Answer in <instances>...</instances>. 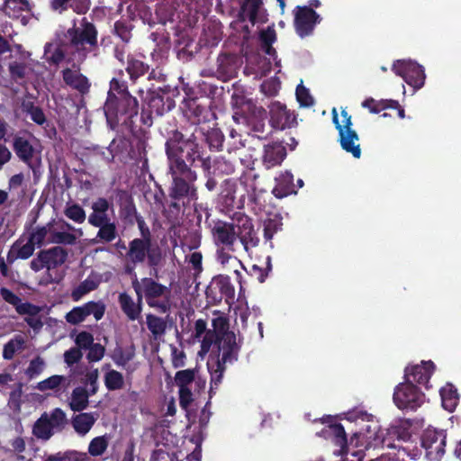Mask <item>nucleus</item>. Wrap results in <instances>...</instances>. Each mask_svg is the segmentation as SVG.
<instances>
[{
    "instance_id": "22",
    "label": "nucleus",
    "mask_w": 461,
    "mask_h": 461,
    "mask_svg": "<svg viewBox=\"0 0 461 461\" xmlns=\"http://www.w3.org/2000/svg\"><path fill=\"white\" fill-rule=\"evenodd\" d=\"M212 235L217 246L222 245L229 250H234L233 246L237 240L234 223L217 221L212 228Z\"/></svg>"
},
{
    "instance_id": "39",
    "label": "nucleus",
    "mask_w": 461,
    "mask_h": 461,
    "mask_svg": "<svg viewBox=\"0 0 461 461\" xmlns=\"http://www.w3.org/2000/svg\"><path fill=\"white\" fill-rule=\"evenodd\" d=\"M329 437H332V440L336 446L340 447L341 452L348 449V438L344 427L340 423L330 424L328 429L322 431Z\"/></svg>"
},
{
    "instance_id": "21",
    "label": "nucleus",
    "mask_w": 461,
    "mask_h": 461,
    "mask_svg": "<svg viewBox=\"0 0 461 461\" xmlns=\"http://www.w3.org/2000/svg\"><path fill=\"white\" fill-rule=\"evenodd\" d=\"M434 370L435 365L430 360L421 361L420 365H410L404 369V380L424 385L428 389Z\"/></svg>"
},
{
    "instance_id": "34",
    "label": "nucleus",
    "mask_w": 461,
    "mask_h": 461,
    "mask_svg": "<svg viewBox=\"0 0 461 461\" xmlns=\"http://www.w3.org/2000/svg\"><path fill=\"white\" fill-rule=\"evenodd\" d=\"M96 413L94 412H81L72 417L71 424L75 431L82 436H85L96 421Z\"/></svg>"
},
{
    "instance_id": "57",
    "label": "nucleus",
    "mask_w": 461,
    "mask_h": 461,
    "mask_svg": "<svg viewBox=\"0 0 461 461\" xmlns=\"http://www.w3.org/2000/svg\"><path fill=\"white\" fill-rule=\"evenodd\" d=\"M195 374L194 369L177 371L175 375L176 384L179 388L188 387L194 381Z\"/></svg>"
},
{
    "instance_id": "16",
    "label": "nucleus",
    "mask_w": 461,
    "mask_h": 461,
    "mask_svg": "<svg viewBox=\"0 0 461 461\" xmlns=\"http://www.w3.org/2000/svg\"><path fill=\"white\" fill-rule=\"evenodd\" d=\"M411 422L409 420H400L397 424L391 425L384 433L380 430L376 438H380V444L382 447L396 448V445L393 443L394 439L399 441H407L411 438L410 428Z\"/></svg>"
},
{
    "instance_id": "2",
    "label": "nucleus",
    "mask_w": 461,
    "mask_h": 461,
    "mask_svg": "<svg viewBox=\"0 0 461 461\" xmlns=\"http://www.w3.org/2000/svg\"><path fill=\"white\" fill-rule=\"evenodd\" d=\"M214 356H211L207 365L211 375L210 397L212 391L221 383L228 364H233L239 358L240 346L236 341L235 334H227L226 338L214 341Z\"/></svg>"
},
{
    "instance_id": "9",
    "label": "nucleus",
    "mask_w": 461,
    "mask_h": 461,
    "mask_svg": "<svg viewBox=\"0 0 461 461\" xmlns=\"http://www.w3.org/2000/svg\"><path fill=\"white\" fill-rule=\"evenodd\" d=\"M67 36L69 39L70 45L76 49L83 48L88 45L91 49L98 46V31L96 26L84 17L81 20L80 26L75 24L67 31Z\"/></svg>"
},
{
    "instance_id": "33",
    "label": "nucleus",
    "mask_w": 461,
    "mask_h": 461,
    "mask_svg": "<svg viewBox=\"0 0 461 461\" xmlns=\"http://www.w3.org/2000/svg\"><path fill=\"white\" fill-rule=\"evenodd\" d=\"M34 250L35 246L31 241L27 240L23 244L22 239H18L7 254V261L12 264L16 259H28L33 255Z\"/></svg>"
},
{
    "instance_id": "38",
    "label": "nucleus",
    "mask_w": 461,
    "mask_h": 461,
    "mask_svg": "<svg viewBox=\"0 0 461 461\" xmlns=\"http://www.w3.org/2000/svg\"><path fill=\"white\" fill-rule=\"evenodd\" d=\"M263 5V0H244L240 6V19H248L252 24L258 20V11Z\"/></svg>"
},
{
    "instance_id": "53",
    "label": "nucleus",
    "mask_w": 461,
    "mask_h": 461,
    "mask_svg": "<svg viewBox=\"0 0 461 461\" xmlns=\"http://www.w3.org/2000/svg\"><path fill=\"white\" fill-rule=\"evenodd\" d=\"M135 356L134 346H131L129 349L124 351L122 348H118L114 350L113 360L118 366H124L129 363Z\"/></svg>"
},
{
    "instance_id": "58",
    "label": "nucleus",
    "mask_w": 461,
    "mask_h": 461,
    "mask_svg": "<svg viewBox=\"0 0 461 461\" xmlns=\"http://www.w3.org/2000/svg\"><path fill=\"white\" fill-rule=\"evenodd\" d=\"M282 221L280 219H267L264 222V238L267 241H271L274 235L281 230Z\"/></svg>"
},
{
    "instance_id": "4",
    "label": "nucleus",
    "mask_w": 461,
    "mask_h": 461,
    "mask_svg": "<svg viewBox=\"0 0 461 461\" xmlns=\"http://www.w3.org/2000/svg\"><path fill=\"white\" fill-rule=\"evenodd\" d=\"M107 124L115 130L120 124L131 127L139 113V102L133 95L106 98L104 106Z\"/></svg>"
},
{
    "instance_id": "47",
    "label": "nucleus",
    "mask_w": 461,
    "mask_h": 461,
    "mask_svg": "<svg viewBox=\"0 0 461 461\" xmlns=\"http://www.w3.org/2000/svg\"><path fill=\"white\" fill-rule=\"evenodd\" d=\"M246 146V140L234 129L230 130L228 140L225 144L226 150L229 154L242 149Z\"/></svg>"
},
{
    "instance_id": "44",
    "label": "nucleus",
    "mask_w": 461,
    "mask_h": 461,
    "mask_svg": "<svg viewBox=\"0 0 461 461\" xmlns=\"http://www.w3.org/2000/svg\"><path fill=\"white\" fill-rule=\"evenodd\" d=\"M77 236L75 233L51 230L48 242L51 244L73 246L77 243Z\"/></svg>"
},
{
    "instance_id": "41",
    "label": "nucleus",
    "mask_w": 461,
    "mask_h": 461,
    "mask_svg": "<svg viewBox=\"0 0 461 461\" xmlns=\"http://www.w3.org/2000/svg\"><path fill=\"white\" fill-rule=\"evenodd\" d=\"M23 112L26 114H29L31 120L40 126H44L48 124V121L46 115L41 107L35 105L32 101H24L22 104Z\"/></svg>"
},
{
    "instance_id": "42",
    "label": "nucleus",
    "mask_w": 461,
    "mask_h": 461,
    "mask_svg": "<svg viewBox=\"0 0 461 461\" xmlns=\"http://www.w3.org/2000/svg\"><path fill=\"white\" fill-rule=\"evenodd\" d=\"M33 435L41 439L48 440L53 435V429L50 426L49 416L44 413L34 423L32 429Z\"/></svg>"
},
{
    "instance_id": "8",
    "label": "nucleus",
    "mask_w": 461,
    "mask_h": 461,
    "mask_svg": "<svg viewBox=\"0 0 461 461\" xmlns=\"http://www.w3.org/2000/svg\"><path fill=\"white\" fill-rule=\"evenodd\" d=\"M393 402L401 410L415 411L425 400V394L411 382L400 383L393 392Z\"/></svg>"
},
{
    "instance_id": "62",
    "label": "nucleus",
    "mask_w": 461,
    "mask_h": 461,
    "mask_svg": "<svg viewBox=\"0 0 461 461\" xmlns=\"http://www.w3.org/2000/svg\"><path fill=\"white\" fill-rule=\"evenodd\" d=\"M77 348L87 349L94 343V336L88 331H80L74 339Z\"/></svg>"
},
{
    "instance_id": "40",
    "label": "nucleus",
    "mask_w": 461,
    "mask_h": 461,
    "mask_svg": "<svg viewBox=\"0 0 461 461\" xmlns=\"http://www.w3.org/2000/svg\"><path fill=\"white\" fill-rule=\"evenodd\" d=\"M146 324L148 330L155 339H160L164 336L167 328L166 319L153 313H148L146 315Z\"/></svg>"
},
{
    "instance_id": "54",
    "label": "nucleus",
    "mask_w": 461,
    "mask_h": 461,
    "mask_svg": "<svg viewBox=\"0 0 461 461\" xmlns=\"http://www.w3.org/2000/svg\"><path fill=\"white\" fill-rule=\"evenodd\" d=\"M213 171L214 174L230 175L235 171V166L232 161L224 157H219L214 160Z\"/></svg>"
},
{
    "instance_id": "15",
    "label": "nucleus",
    "mask_w": 461,
    "mask_h": 461,
    "mask_svg": "<svg viewBox=\"0 0 461 461\" xmlns=\"http://www.w3.org/2000/svg\"><path fill=\"white\" fill-rule=\"evenodd\" d=\"M105 312V305L102 302L90 301L82 306L74 307L66 314V321L72 324L77 325L84 321L89 315H94L96 321L101 320Z\"/></svg>"
},
{
    "instance_id": "13",
    "label": "nucleus",
    "mask_w": 461,
    "mask_h": 461,
    "mask_svg": "<svg viewBox=\"0 0 461 461\" xmlns=\"http://www.w3.org/2000/svg\"><path fill=\"white\" fill-rule=\"evenodd\" d=\"M151 241L149 239L135 238L129 242L126 252V264L124 272L134 278L135 268L138 264L145 261L148 253L150 250Z\"/></svg>"
},
{
    "instance_id": "43",
    "label": "nucleus",
    "mask_w": 461,
    "mask_h": 461,
    "mask_svg": "<svg viewBox=\"0 0 461 461\" xmlns=\"http://www.w3.org/2000/svg\"><path fill=\"white\" fill-rule=\"evenodd\" d=\"M54 220L43 226H37L29 235L28 240L35 247L41 248L45 243L47 235L51 231Z\"/></svg>"
},
{
    "instance_id": "14",
    "label": "nucleus",
    "mask_w": 461,
    "mask_h": 461,
    "mask_svg": "<svg viewBox=\"0 0 461 461\" xmlns=\"http://www.w3.org/2000/svg\"><path fill=\"white\" fill-rule=\"evenodd\" d=\"M169 87L158 88L157 91H149L147 98V109L156 117L162 116L171 111L175 106V100L170 96Z\"/></svg>"
},
{
    "instance_id": "18",
    "label": "nucleus",
    "mask_w": 461,
    "mask_h": 461,
    "mask_svg": "<svg viewBox=\"0 0 461 461\" xmlns=\"http://www.w3.org/2000/svg\"><path fill=\"white\" fill-rule=\"evenodd\" d=\"M212 330H209L201 341V352L206 354L210 351L214 341L226 338L227 334H235L230 330L229 320L224 316L212 319Z\"/></svg>"
},
{
    "instance_id": "3",
    "label": "nucleus",
    "mask_w": 461,
    "mask_h": 461,
    "mask_svg": "<svg viewBox=\"0 0 461 461\" xmlns=\"http://www.w3.org/2000/svg\"><path fill=\"white\" fill-rule=\"evenodd\" d=\"M240 111L234 112L232 118L235 122L245 124L248 135L259 140H266L272 131L267 127V111L263 107L256 106L251 100L241 97Z\"/></svg>"
},
{
    "instance_id": "63",
    "label": "nucleus",
    "mask_w": 461,
    "mask_h": 461,
    "mask_svg": "<svg viewBox=\"0 0 461 461\" xmlns=\"http://www.w3.org/2000/svg\"><path fill=\"white\" fill-rule=\"evenodd\" d=\"M86 358L89 362L100 361L105 353V348L100 343H93L88 348Z\"/></svg>"
},
{
    "instance_id": "24",
    "label": "nucleus",
    "mask_w": 461,
    "mask_h": 461,
    "mask_svg": "<svg viewBox=\"0 0 461 461\" xmlns=\"http://www.w3.org/2000/svg\"><path fill=\"white\" fill-rule=\"evenodd\" d=\"M241 63V58L237 54L221 53L217 58V73L222 80L227 81L236 77Z\"/></svg>"
},
{
    "instance_id": "25",
    "label": "nucleus",
    "mask_w": 461,
    "mask_h": 461,
    "mask_svg": "<svg viewBox=\"0 0 461 461\" xmlns=\"http://www.w3.org/2000/svg\"><path fill=\"white\" fill-rule=\"evenodd\" d=\"M61 73L63 81L68 86L77 90L81 95H86L89 92L91 84L88 78L80 72L79 68L72 69L66 68Z\"/></svg>"
},
{
    "instance_id": "46",
    "label": "nucleus",
    "mask_w": 461,
    "mask_h": 461,
    "mask_svg": "<svg viewBox=\"0 0 461 461\" xmlns=\"http://www.w3.org/2000/svg\"><path fill=\"white\" fill-rule=\"evenodd\" d=\"M237 238L240 240L246 251H249L250 248L257 247L259 243V238L258 237L254 227L248 230L236 232V239Z\"/></svg>"
},
{
    "instance_id": "11",
    "label": "nucleus",
    "mask_w": 461,
    "mask_h": 461,
    "mask_svg": "<svg viewBox=\"0 0 461 461\" xmlns=\"http://www.w3.org/2000/svg\"><path fill=\"white\" fill-rule=\"evenodd\" d=\"M392 70L415 90L421 88L425 83V71L421 65L411 59H398L393 62Z\"/></svg>"
},
{
    "instance_id": "23",
    "label": "nucleus",
    "mask_w": 461,
    "mask_h": 461,
    "mask_svg": "<svg viewBox=\"0 0 461 461\" xmlns=\"http://www.w3.org/2000/svg\"><path fill=\"white\" fill-rule=\"evenodd\" d=\"M269 114V122L274 129L285 130L296 124L295 115L279 102L271 104Z\"/></svg>"
},
{
    "instance_id": "1",
    "label": "nucleus",
    "mask_w": 461,
    "mask_h": 461,
    "mask_svg": "<svg viewBox=\"0 0 461 461\" xmlns=\"http://www.w3.org/2000/svg\"><path fill=\"white\" fill-rule=\"evenodd\" d=\"M165 152L169 169L194 170L196 161L203 160L198 130H194L189 136L178 130L171 131L165 142Z\"/></svg>"
},
{
    "instance_id": "6",
    "label": "nucleus",
    "mask_w": 461,
    "mask_h": 461,
    "mask_svg": "<svg viewBox=\"0 0 461 461\" xmlns=\"http://www.w3.org/2000/svg\"><path fill=\"white\" fill-rule=\"evenodd\" d=\"M139 292L141 300L160 313H167L171 309L170 287L158 282L152 277H143L139 281Z\"/></svg>"
},
{
    "instance_id": "7",
    "label": "nucleus",
    "mask_w": 461,
    "mask_h": 461,
    "mask_svg": "<svg viewBox=\"0 0 461 461\" xmlns=\"http://www.w3.org/2000/svg\"><path fill=\"white\" fill-rule=\"evenodd\" d=\"M341 116L344 118L343 124L339 122L336 109H333L332 121L339 131V142L346 152L350 153L355 158H359L361 149L360 145L356 143L359 138L357 131L352 129L351 115L346 110H342Z\"/></svg>"
},
{
    "instance_id": "52",
    "label": "nucleus",
    "mask_w": 461,
    "mask_h": 461,
    "mask_svg": "<svg viewBox=\"0 0 461 461\" xmlns=\"http://www.w3.org/2000/svg\"><path fill=\"white\" fill-rule=\"evenodd\" d=\"M108 447V440L105 436L94 438L88 446V453L93 456H102Z\"/></svg>"
},
{
    "instance_id": "17",
    "label": "nucleus",
    "mask_w": 461,
    "mask_h": 461,
    "mask_svg": "<svg viewBox=\"0 0 461 461\" xmlns=\"http://www.w3.org/2000/svg\"><path fill=\"white\" fill-rule=\"evenodd\" d=\"M131 285L137 295V302H134L132 297L127 293H121L118 296V303L121 310L127 316L130 321L139 320L142 312V300L141 294L139 292V280L137 275L134 274Z\"/></svg>"
},
{
    "instance_id": "56",
    "label": "nucleus",
    "mask_w": 461,
    "mask_h": 461,
    "mask_svg": "<svg viewBox=\"0 0 461 461\" xmlns=\"http://www.w3.org/2000/svg\"><path fill=\"white\" fill-rule=\"evenodd\" d=\"M49 420L52 429H63L68 420L66 413L60 408H55L49 416Z\"/></svg>"
},
{
    "instance_id": "48",
    "label": "nucleus",
    "mask_w": 461,
    "mask_h": 461,
    "mask_svg": "<svg viewBox=\"0 0 461 461\" xmlns=\"http://www.w3.org/2000/svg\"><path fill=\"white\" fill-rule=\"evenodd\" d=\"M98 285L95 281L86 278L81 282L71 293L73 301H79L85 294L94 291L97 288Z\"/></svg>"
},
{
    "instance_id": "32",
    "label": "nucleus",
    "mask_w": 461,
    "mask_h": 461,
    "mask_svg": "<svg viewBox=\"0 0 461 461\" xmlns=\"http://www.w3.org/2000/svg\"><path fill=\"white\" fill-rule=\"evenodd\" d=\"M149 68V64L137 58L135 55L129 54L127 56L125 70L132 83H135L140 77L148 74Z\"/></svg>"
},
{
    "instance_id": "27",
    "label": "nucleus",
    "mask_w": 461,
    "mask_h": 461,
    "mask_svg": "<svg viewBox=\"0 0 461 461\" xmlns=\"http://www.w3.org/2000/svg\"><path fill=\"white\" fill-rule=\"evenodd\" d=\"M13 149L21 161L32 167L35 149L27 138L15 135L13 139Z\"/></svg>"
},
{
    "instance_id": "45",
    "label": "nucleus",
    "mask_w": 461,
    "mask_h": 461,
    "mask_svg": "<svg viewBox=\"0 0 461 461\" xmlns=\"http://www.w3.org/2000/svg\"><path fill=\"white\" fill-rule=\"evenodd\" d=\"M104 384L109 391L120 390L124 385V377L116 370H110L104 375Z\"/></svg>"
},
{
    "instance_id": "29",
    "label": "nucleus",
    "mask_w": 461,
    "mask_h": 461,
    "mask_svg": "<svg viewBox=\"0 0 461 461\" xmlns=\"http://www.w3.org/2000/svg\"><path fill=\"white\" fill-rule=\"evenodd\" d=\"M185 116L194 124H200L206 120L209 113L205 105L199 103L198 98H188L185 101Z\"/></svg>"
},
{
    "instance_id": "61",
    "label": "nucleus",
    "mask_w": 461,
    "mask_h": 461,
    "mask_svg": "<svg viewBox=\"0 0 461 461\" xmlns=\"http://www.w3.org/2000/svg\"><path fill=\"white\" fill-rule=\"evenodd\" d=\"M63 381L64 376L55 375L40 382L37 385V388L41 392L46 390H53L59 387Z\"/></svg>"
},
{
    "instance_id": "50",
    "label": "nucleus",
    "mask_w": 461,
    "mask_h": 461,
    "mask_svg": "<svg viewBox=\"0 0 461 461\" xmlns=\"http://www.w3.org/2000/svg\"><path fill=\"white\" fill-rule=\"evenodd\" d=\"M64 214L69 220L79 224L83 223L86 218L85 210L77 203L68 204L64 210Z\"/></svg>"
},
{
    "instance_id": "55",
    "label": "nucleus",
    "mask_w": 461,
    "mask_h": 461,
    "mask_svg": "<svg viewBox=\"0 0 461 461\" xmlns=\"http://www.w3.org/2000/svg\"><path fill=\"white\" fill-rule=\"evenodd\" d=\"M113 32L124 43H129L131 39V28L125 21H116L113 26Z\"/></svg>"
},
{
    "instance_id": "49",
    "label": "nucleus",
    "mask_w": 461,
    "mask_h": 461,
    "mask_svg": "<svg viewBox=\"0 0 461 461\" xmlns=\"http://www.w3.org/2000/svg\"><path fill=\"white\" fill-rule=\"evenodd\" d=\"M24 344V340L21 336H16L15 338L10 339L7 343L4 345L3 348V357L5 360H11L14 358L15 353L23 348Z\"/></svg>"
},
{
    "instance_id": "20",
    "label": "nucleus",
    "mask_w": 461,
    "mask_h": 461,
    "mask_svg": "<svg viewBox=\"0 0 461 461\" xmlns=\"http://www.w3.org/2000/svg\"><path fill=\"white\" fill-rule=\"evenodd\" d=\"M114 194L119 206L120 218L124 223L133 225L136 217L140 214L137 212L132 194L129 191L122 189H116Z\"/></svg>"
},
{
    "instance_id": "26",
    "label": "nucleus",
    "mask_w": 461,
    "mask_h": 461,
    "mask_svg": "<svg viewBox=\"0 0 461 461\" xmlns=\"http://www.w3.org/2000/svg\"><path fill=\"white\" fill-rule=\"evenodd\" d=\"M286 157V149L280 142H272L264 146L262 162L267 168L280 165Z\"/></svg>"
},
{
    "instance_id": "31",
    "label": "nucleus",
    "mask_w": 461,
    "mask_h": 461,
    "mask_svg": "<svg viewBox=\"0 0 461 461\" xmlns=\"http://www.w3.org/2000/svg\"><path fill=\"white\" fill-rule=\"evenodd\" d=\"M41 256H44L47 269L50 270L62 266L67 261L68 251L61 246H55L48 249H42Z\"/></svg>"
},
{
    "instance_id": "30",
    "label": "nucleus",
    "mask_w": 461,
    "mask_h": 461,
    "mask_svg": "<svg viewBox=\"0 0 461 461\" xmlns=\"http://www.w3.org/2000/svg\"><path fill=\"white\" fill-rule=\"evenodd\" d=\"M194 130H198V136L204 138L211 151L223 150L224 135L219 128L204 130L203 127L196 126Z\"/></svg>"
},
{
    "instance_id": "51",
    "label": "nucleus",
    "mask_w": 461,
    "mask_h": 461,
    "mask_svg": "<svg viewBox=\"0 0 461 461\" xmlns=\"http://www.w3.org/2000/svg\"><path fill=\"white\" fill-rule=\"evenodd\" d=\"M113 95L116 97L131 95L128 90L127 82L115 77L112 78L107 98H110V95L112 96Z\"/></svg>"
},
{
    "instance_id": "5",
    "label": "nucleus",
    "mask_w": 461,
    "mask_h": 461,
    "mask_svg": "<svg viewBox=\"0 0 461 461\" xmlns=\"http://www.w3.org/2000/svg\"><path fill=\"white\" fill-rule=\"evenodd\" d=\"M172 177V184L168 189V195L171 199L182 202L183 204L195 203L198 200L197 188L194 182L197 180V174L194 170L169 169Z\"/></svg>"
},
{
    "instance_id": "35",
    "label": "nucleus",
    "mask_w": 461,
    "mask_h": 461,
    "mask_svg": "<svg viewBox=\"0 0 461 461\" xmlns=\"http://www.w3.org/2000/svg\"><path fill=\"white\" fill-rule=\"evenodd\" d=\"M440 397L442 407L449 412H452L456 410L458 402H459V393L456 386L450 383H447L443 387H441Z\"/></svg>"
},
{
    "instance_id": "37",
    "label": "nucleus",
    "mask_w": 461,
    "mask_h": 461,
    "mask_svg": "<svg viewBox=\"0 0 461 461\" xmlns=\"http://www.w3.org/2000/svg\"><path fill=\"white\" fill-rule=\"evenodd\" d=\"M95 228H98L95 236L96 242L111 243L118 237L117 223L113 220L107 221Z\"/></svg>"
},
{
    "instance_id": "19",
    "label": "nucleus",
    "mask_w": 461,
    "mask_h": 461,
    "mask_svg": "<svg viewBox=\"0 0 461 461\" xmlns=\"http://www.w3.org/2000/svg\"><path fill=\"white\" fill-rule=\"evenodd\" d=\"M446 443L447 434L442 429H428L421 438V445L428 455L434 456L436 458L445 454Z\"/></svg>"
},
{
    "instance_id": "64",
    "label": "nucleus",
    "mask_w": 461,
    "mask_h": 461,
    "mask_svg": "<svg viewBox=\"0 0 461 461\" xmlns=\"http://www.w3.org/2000/svg\"><path fill=\"white\" fill-rule=\"evenodd\" d=\"M8 70L14 80L23 79L26 75V65L22 62H11L8 66Z\"/></svg>"
},
{
    "instance_id": "36",
    "label": "nucleus",
    "mask_w": 461,
    "mask_h": 461,
    "mask_svg": "<svg viewBox=\"0 0 461 461\" xmlns=\"http://www.w3.org/2000/svg\"><path fill=\"white\" fill-rule=\"evenodd\" d=\"M92 396L88 391L82 386L73 389L69 402V407L73 411H82L88 407L89 397Z\"/></svg>"
},
{
    "instance_id": "60",
    "label": "nucleus",
    "mask_w": 461,
    "mask_h": 461,
    "mask_svg": "<svg viewBox=\"0 0 461 461\" xmlns=\"http://www.w3.org/2000/svg\"><path fill=\"white\" fill-rule=\"evenodd\" d=\"M15 311L20 315L37 316L41 312V308L29 302L23 303L21 299L20 303L15 306Z\"/></svg>"
},
{
    "instance_id": "59",
    "label": "nucleus",
    "mask_w": 461,
    "mask_h": 461,
    "mask_svg": "<svg viewBox=\"0 0 461 461\" xmlns=\"http://www.w3.org/2000/svg\"><path fill=\"white\" fill-rule=\"evenodd\" d=\"M295 94L296 99L301 106L310 107L313 104L314 101L312 96L311 95L309 90L302 84L297 86Z\"/></svg>"
},
{
    "instance_id": "10",
    "label": "nucleus",
    "mask_w": 461,
    "mask_h": 461,
    "mask_svg": "<svg viewBox=\"0 0 461 461\" xmlns=\"http://www.w3.org/2000/svg\"><path fill=\"white\" fill-rule=\"evenodd\" d=\"M205 295L208 303L217 305L225 299L227 303L233 302L235 297V289L227 275L215 276L209 285L206 287Z\"/></svg>"
},
{
    "instance_id": "28",
    "label": "nucleus",
    "mask_w": 461,
    "mask_h": 461,
    "mask_svg": "<svg viewBox=\"0 0 461 461\" xmlns=\"http://www.w3.org/2000/svg\"><path fill=\"white\" fill-rule=\"evenodd\" d=\"M276 185L272 194L278 199L285 198L290 194H297L292 173L285 171L276 177Z\"/></svg>"
},
{
    "instance_id": "12",
    "label": "nucleus",
    "mask_w": 461,
    "mask_h": 461,
    "mask_svg": "<svg viewBox=\"0 0 461 461\" xmlns=\"http://www.w3.org/2000/svg\"><path fill=\"white\" fill-rule=\"evenodd\" d=\"M294 29L301 38L312 34L315 26L321 22L320 14L307 5H297L294 9Z\"/></svg>"
}]
</instances>
